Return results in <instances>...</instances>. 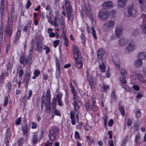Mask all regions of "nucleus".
<instances>
[{"mask_svg": "<svg viewBox=\"0 0 146 146\" xmlns=\"http://www.w3.org/2000/svg\"><path fill=\"white\" fill-rule=\"evenodd\" d=\"M13 84L14 86L16 85L17 83V76L15 77L12 80Z\"/></svg>", "mask_w": 146, "mask_h": 146, "instance_id": "nucleus-49", "label": "nucleus"}, {"mask_svg": "<svg viewBox=\"0 0 146 146\" xmlns=\"http://www.w3.org/2000/svg\"><path fill=\"white\" fill-rule=\"evenodd\" d=\"M102 88L103 89L104 91H106L107 89H109L110 87L108 86L104 85L102 86Z\"/></svg>", "mask_w": 146, "mask_h": 146, "instance_id": "nucleus-57", "label": "nucleus"}, {"mask_svg": "<svg viewBox=\"0 0 146 146\" xmlns=\"http://www.w3.org/2000/svg\"><path fill=\"white\" fill-rule=\"evenodd\" d=\"M86 75L87 79L89 83L90 86L91 88H92L93 86H94L96 84V80L92 77H90V75L88 71H86Z\"/></svg>", "mask_w": 146, "mask_h": 146, "instance_id": "nucleus-8", "label": "nucleus"}, {"mask_svg": "<svg viewBox=\"0 0 146 146\" xmlns=\"http://www.w3.org/2000/svg\"><path fill=\"white\" fill-rule=\"evenodd\" d=\"M127 2V1H118V6L120 7H123L126 5Z\"/></svg>", "mask_w": 146, "mask_h": 146, "instance_id": "nucleus-26", "label": "nucleus"}, {"mask_svg": "<svg viewBox=\"0 0 146 146\" xmlns=\"http://www.w3.org/2000/svg\"><path fill=\"white\" fill-rule=\"evenodd\" d=\"M82 12L84 17H87L88 16V15H89L90 13L92 12V11H89L88 10H84V9H82Z\"/></svg>", "mask_w": 146, "mask_h": 146, "instance_id": "nucleus-24", "label": "nucleus"}, {"mask_svg": "<svg viewBox=\"0 0 146 146\" xmlns=\"http://www.w3.org/2000/svg\"><path fill=\"white\" fill-rule=\"evenodd\" d=\"M74 59L75 60V65L76 67L80 69L82 68L83 66L82 58Z\"/></svg>", "mask_w": 146, "mask_h": 146, "instance_id": "nucleus-13", "label": "nucleus"}, {"mask_svg": "<svg viewBox=\"0 0 146 146\" xmlns=\"http://www.w3.org/2000/svg\"><path fill=\"white\" fill-rule=\"evenodd\" d=\"M113 60L114 63L116 67L118 68H119L120 67V63L119 60L117 61H115L114 59H113Z\"/></svg>", "mask_w": 146, "mask_h": 146, "instance_id": "nucleus-40", "label": "nucleus"}, {"mask_svg": "<svg viewBox=\"0 0 146 146\" xmlns=\"http://www.w3.org/2000/svg\"><path fill=\"white\" fill-rule=\"evenodd\" d=\"M73 98L74 101L73 102V105L74 106V109L73 111L70 112V119L71 120V123L73 125H74L75 124L76 120L74 118L75 116L76 119V120L79 123V118L78 117V112L77 110V108L78 109L80 108V106L78 105V103L79 102V97L77 95L73 96Z\"/></svg>", "mask_w": 146, "mask_h": 146, "instance_id": "nucleus-1", "label": "nucleus"}, {"mask_svg": "<svg viewBox=\"0 0 146 146\" xmlns=\"http://www.w3.org/2000/svg\"><path fill=\"white\" fill-rule=\"evenodd\" d=\"M21 117H19L16 120L15 123L17 125H19L20 124L21 122Z\"/></svg>", "mask_w": 146, "mask_h": 146, "instance_id": "nucleus-59", "label": "nucleus"}, {"mask_svg": "<svg viewBox=\"0 0 146 146\" xmlns=\"http://www.w3.org/2000/svg\"><path fill=\"white\" fill-rule=\"evenodd\" d=\"M123 29L121 26H117L116 28L115 34L117 37H119L122 34Z\"/></svg>", "mask_w": 146, "mask_h": 146, "instance_id": "nucleus-16", "label": "nucleus"}, {"mask_svg": "<svg viewBox=\"0 0 146 146\" xmlns=\"http://www.w3.org/2000/svg\"><path fill=\"white\" fill-rule=\"evenodd\" d=\"M54 110V114L56 115H58L60 116H61V113L59 111L57 110H56L55 109Z\"/></svg>", "mask_w": 146, "mask_h": 146, "instance_id": "nucleus-52", "label": "nucleus"}, {"mask_svg": "<svg viewBox=\"0 0 146 146\" xmlns=\"http://www.w3.org/2000/svg\"><path fill=\"white\" fill-rule=\"evenodd\" d=\"M60 19L59 15H56L55 17L54 21H52L51 22L52 25H54L55 27L58 26L59 25L58 23V21H59Z\"/></svg>", "mask_w": 146, "mask_h": 146, "instance_id": "nucleus-19", "label": "nucleus"}, {"mask_svg": "<svg viewBox=\"0 0 146 146\" xmlns=\"http://www.w3.org/2000/svg\"><path fill=\"white\" fill-rule=\"evenodd\" d=\"M21 32V31L20 30H17L15 36V39L14 40V42L15 44H17L19 39V38L20 36Z\"/></svg>", "mask_w": 146, "mask_h": 146, "instance_id": "nucleus-22", "label": "nucleus"}, {"mask_svg": "<svg viewBox=\"0 0 146 146\" xmlns=\"http://www.w3.org/2000/svg\"><path fill=\"white\" fill-rule=\"evenodd\" d=\"M74 59H82V56L80 50L76 51V52H73Z\"/></svg>", "mask_w": 146, "mask_h": 146, "instance_id": "nucleus-17", "label": "nucleus"}, {"mask_svg": "<svg viewBox=\"0 0 146 146\" xmlns=\"http://www.w3.org/2000/svg\"><path fill=\"white\" fill-rule=\"evenodd\" d=\"M43 47L42 44L37 43V50L38 52H40L42 51Z\"/></svg>", "mask_w": 146, "mask_h": 146, "instance_id": "nucleus-36", "label": "nucleus"}, {"mask_svg": "<svg viewBox=\"0 0 146 146\" xmlns=\"http://www.w3.org/2000/svg\"><path fill=\"white\" fill-rule=\"evenodd\" d=\"M62 95L60 94H57L56 98H56V99L57 100H61L62 98Z\"/></svg>", "mask_w": 146, "mask_h": 146, "instance_id": "nucleus-62", "label": "nucleus"}, {"mask_svg": "<svg viewBox=\"0 0 146 146\" xmlns=\"http://www.w3.org/2000/svg\"><path fill=\"white\" fill-rule=\"evenodd\" d=\"M46 99L43 95L41 100V108L42 110L43 109L44 105L46 108L44 111L46 113H50V110L51 95L50 90L47 89L45 94Z\"/></svg>", "mask_w": 146, "mask_h": 146, "instance_id": "nucleus-2", "label": "nucleus"}, {"mask_svg": "<svg viewBox=\"0 0 146 146\" xmlns=\"http://www.w3.org/2000/svg\"><path fill=\"white\" fill-rule=\"evenodd\" d=\"M85 106L86 110L87 111H94L96 107L95 106H93V105L92 104V105L89 102H87L85 104Z\"/></svg>", "mask_w": 146, "mask_h": 146, "instance_id": "nucleus-14", "label": "nucleus"}, {"mask_svg": "<svg viewBox=\"0 0 146 146\" xmlns=\"http://www.w3.org/2000/svg\"><path fill=\"white\" fill-rule=\"evenodd\" d=\"M23 139L24 138L23 137H21L19 139V141L18 142L19 145V146H21L22 145L23 142Z\"/></svg>", "mask_w": 146, "mask_h": 146, "instance_id": "nucleus-61", "label": "nucleus"}, {"mask_svg": "<svg viewBox=\"0 0 146 146\" xmlns=\"http://www.w3.org/2000/svg\"><path fill=\"white\" fill-rule=\"evenodd\" d=\"M91 29L92 30V35L95 39H96L97 37L96 36L95 31L94 29V28L92 27H91Z\"/></svg>", "mask_w": 146, "mask_h": 146, "instance_id": "nucleus-43", "label": "nucleus"}, {"mask_svg": "<svg viewBox=\"0 0 146 146\" xmlns=\"http://www.w3.org/2000/svg\"><path fill=\"white\" fill-rule=\"evenodd\" d=\"M59 129L58 127H54L50 129L48 133V136L50 140L54 141L56 139V137L58 134Z\"/></svg>", "mask_w": 146, "mask_h": 146, "instance_id": "nucleus-5", "label": "nucleus"}, {"mask_svg": "<svg viewBox=\"0 0 146 146\" xmlns=\"http://www.w3.org/2000/svg\"><path fill=\"white\" fill-rule=\"evenodd\" d=\"M5 35L7 34L9 35V37H10L12 35V25L11 24V23L9 21L8 22L7 29H5Z\"/></svg>", "mask_w": 146, "mask_h": 146, "instance_id": "nucleus-12", "label": "nucleus"}, {"mask_svg": "<svg viewBox=\"0 0 146 146\" xmlns=\"http://www.w3.org/2000/svg\"><path fill=\"white\" fill-rule=\"evenodd\" d=\"M122 88L130 92L131 90V88L126 85L123 84L122 85Z\"/></svg>", "mask_w": 146, "mask_h": 146, "instance_id": "nucleus-45", "label": "nucleus"}, {"mask_svg": "<svg viewBox=\"0 0 146 146\" xmlns=\"http://www.w3.org/2000/svg\"><path fill=\"white\" fill-rule=\"evenodd\" d=\"M84 8L85 10H88V11H92L91 8L88 2L85 3L84 5Z\"/></svg>", "mask_w": 146, "mask_h": 146, "instance_id": "nucleus-41", "label": "nucleus"}, {"mask_svg": "<svg viewBox=\"0 0 146 146\" xmlns=\"http://www.w3.org/2000/svg\"><path fill=\"white\" fill-rule=\"evenodd\" d=\"M99 66L100 69L102 72H106V66L104 63L99 61Z\"/></svg>", "mask_w": 146, "mask_h": 146, "instance_id": "nucleus-20", "label": "nucleus"}, {"mask_svg": "<svg viewBox=\"0 0 146 146\" xmlns=\"http://www.w3.org/2000/svg\"><path fill=\"white\" fill-rule=\"evenodd\" d=\"M31 60V58L28 57V55L27 56H25L24 53L23 52H21L20 55V62L24 65H26L28 64H31L32 63Z\"/></svg>", "mask_w": 146, "mask_h": 146, "instance_id": "nucleus-4", "label": "nucleus"}, {"mask_svg": "<svg viewBox=\"0 0 146 146\" xmlns=\"http://www.w3.org/2000/svg\"><path fill=\"white\" fill-rule=\"evenodd\" d=\"M32 142L33 144H36V135L34 134L33 135Z\"/></svg>", "mask_w": 146, "mask_h": 146, "instance_id": "nucleus-44", "label": "nucleus"}, {"mask_svg": "<svg viewBox=\"0 0 146 146\" xmlns=\"http://www.w3.org/2000/svg\"><path fill=\"white\" fill-rule=\"evenodd\" d=\"M4 106H6L8 104V98L7 96H5L4 98Z\"/></svg>", "mask_w": 146, "mask_h": 146, "instance_id": "nucleus-55", "label": "nucleus"}, {"mask_svg": "<svg viewBox=\"0 0 146 146\" xmlns=\"http://www.w3.org/2000/svg\"><path fill=\"white\" fill-rule=\"evenodd\" d=\"M99 16L101 20L105 21L108 19L109 14L104 9H102L100 12Z\"/></svg>", "mask_w": 146, "mask_h": 146, "instance_id": "nucleus-11", "label": "nucleus"}, {"mask_svg": "<svg viewBox=\"0 0 146 146\" xmlns=\"http://www.w3.org/2000/svg\"><path fill=\"white\" fill-rule=\"evenodd\" d=\"M66 11L67 17L68 21L71 18L72 22L73 17V11L72 9V7L70 5L68 1H65Z\"/></svg>", "mask_w": 146, "mask_h": 146, "instance_id": "nucleus-3", "label": "nucleus"}, {"mask_svg": "<svg viewBox=\"0 0 146 146\" xmlns=\"http://www.w3.org/2000/svg\"><path fill=\"white\" fill-rule=\"evenodd\" d=\"M140 135L138 134L136 135L135 136V141L138 144L140 143Z\"/></svg>", "mask_w": 146, "mask_h": 146, "instance_id": "nucleus-38", "label": "nucleus"}, {"mask_svg": "<svg viewBox=\"0 0 146 146\" xmlns=\"http://www.w3.org/2000/svg\"><path fill=\"white\" fill-rule=\"evenodd\" d=\"M105 53V51L103 48L99 49L97 52L98 58L99 60H102Z\"/></svg>", "mask_w": 146, "mask_h": 146, "instance_id": "nucleus-15", "label": "nucleus"}, {"mask_svg": "<svg viewBox=\"0 0 146 146\" xmlns=\"http://www.w3.org/2000/svg\"><path fill=\"white\" fill-rule=\"evenodd\" d=\"M70 88H71V91L73 96L77 95V93L76 92V90L74 88L72 83H70Z\"/></svg>", "mask_w": 146, "mask_h": 146, "instance_id": "nucleus-32", "label": "nucleus"}, {"mask_svg": "<svg viewBox=\"0 0 146 146\" xmlns=\"http://www.w3.org/2000/svg\"><path fill=\"white\" fill-rule=\"evenodd\" d=\"M115 22L113 21L110 20L106 22L103 26V29L105 31H108L114 26Z\"/></svg>", "mask_w": 146, "mask_h": 146, "instance_id": "nucleus-6", "label": "nucleus"}, {"mask_svg": "<svg viewBox=\"0 0 146 146\" xmlns=\"http://www.w3.org/2000/svg\"><path fill=\"white\" fill-rule=\"evenodd\" d=\"M120 72L123 78H126L127 77V74L126 70L122 69L120 70Z\"/></svg>", "mask_w": 146, "mask_h": 146, "instance_id": "nucleus-30", "label": "nucleus"}, {"mask_svg": "<svg viewBox=\"0 0 146 146\" xmlns=\"http://www.w3.org/2000/svg\"><path fill=\"white\" fill-rule=\"evenodd\" d=\"M17 74H18L19 79L21 80L22 76L23 74V71L22 69L21 66H19L17 68Z\"/></svg>", "mask_w": 146, "mask_h": 146, "instance_id": "nucleus-18", "label": "nucleus"}, {"mask_svg": "<svg viewBox=\"0 0 146 146\" xmlns=\"http://www.w3.org/2000/svg\"><path fill=\"white\" fill-rule=\"evenodd\" d=\"M142 61L141 60L137 59L134 63V65L137 68H140L142 65Z\"/></svg>", "mask_w": 146, "mask_h": 146, "instance_id": "nucleus-23", "label": "nucleus"}, {"mask_svg": "<svg viewBox=\"0 0 146 146\" xmlns=\"http://www.w3.org/2000/svg\"><path fill=\"white\" fill-rule=\"evenodd\" d=\"M127 11L129 17L135 16L137 13L136 9L133 6V4L128 6Z\"/></svg>", "mask_w": 146, "mask_h": 146, "instance_id": "nucleus-10", "label": "nucleus"}, {"mask_svg": "<svg viewBox=\"0 0 146 146\" xmlns=\"http://www.w3.org/2000/svg\"><path fill=\"white\" fill-rule=\"evenodd\" d=\"M74 137L75 139H81L79 135V133L77 131H75V132Z\"/></svg>", "mask_w": 146, "mask_h": 146, "instance_id": "nucleus-50", "label": "nucleus"}, {"mask_svg": "<svg viewBox=\"0 0 146 146\" xmlns=\"http://www.w3.org/2000/svg\"><path fill=\"white\" fill-rule=\"evenodd\" d=\"M31 5V3L30 2V1H28L26 5V9H29Z\"/></svg>", "mask_w": 146, "mask_h": 146, "instance_id": "nucleus-63", "label": "nucleus"}, {"mask_svg": "<svg viewBox=\"0 0 146 146\" xmlns=\"http://www.w3.org/2000/svg\"><path fill=\"white\" fill-rule=\"evenodd\" d=\"M139 125V123L136 122L134 123V128L136 130H138Z\"/></svg>", "mask_w": 146, "mask_h": 146, "instance_id": "nucleus-46", "label": "nucleus"}, {"mask_svg": "<svg viewBox=\"0 0 146 146\" xmlns=\"http://www.w3.org/2000/svg\"><path fill=\"white\" fill-rule=\"evenodd\" d=\"M56 102L55 98H54L52 101L51 103V105L52 110H55L56 109Z\"/></svg>", "mask_w": 146, "mask_h": 146, "instance_id": "nucleus-31", "label": "nucleus"}, {"mask_svg": "<svg viewBox=\"0 0 146 146\" xmlns=\"http://www.w3.org/2000/svg\"><path fill=\"white\" fill-rule=\"evenodd\" d=\"M43 39V36L41 35L39 36L38 37V44H42Z\"/></svg>", "mask_w": 146, "mask_h": 146, "instance_id": "nucleus-56", "label": "nucleus"}, {"mask_svg": "<svg viewBox=\"0 0 146 146\" xmlns=\"http://www.w3.org/2000/svg\"><path fill=\"white\" fill-rule=\"evenodd\" d=\"M23 132V135H25L26 138H27L28 135V129H22Z\"/></svg>", "mask_w": 146, "mask_h": 146, "instance_id": "nucleus-58", "label": "nucleus"}, {"mask_svg": "<svg viewBox=\"0 0 146 146\" xmlns=\"http://www.w3.org/2000/svg\"><path fill=\"white\" fill-rule=\"evenodd\" d=\"M133 123V121L130 118H128L127 120V125L128 126H130Z\"/></svg>", "mask_w": 146, "mask_h": 146, "instance_id": "nucleus-64", "label": "nucleus"}, {"mask_svg": "<svg viewBox=\"0 0 146 146\" xmlns=\"http://www.w3.org/2000/svg\"><path fill=\"white\" fill-rule=\"evenodd\" d=\"M55 62L56 66L55 76L56 78H58L60 72V60L57 58H56Z\"/></svg>", "mask_w": 146, "mask_h": 146, "instance_id": "nucleus-9", "label": "nucleus"}, {"mask_svg": "<svg viewBox=\"0 0 146 146\" xmlns=\"http://www.w3.org/2000/svg\"><path fill=\"white\" fill-rule=\"evenodd\" d=\"M119 110L120 111L121 114L123 116L125 115V112L124 111V109L123 107L120 106L119 107Z\"/></svg>", "mask_w": 146, "mask_h": 146, "instance_id": "nucleus-47", "label": "nucleus"}, {"mask_svg": "<svg viewBox=\"0 0 146 146\" xmlns=\"http://www.w3.org/2000/svg\"><path fill=\"white\" fill-rule=\"evenodd\" d=\"M29 79V78H28V76H27V77H25L24 79L23 82L24 83H25V87L26 88L27 87Z\"/></svg>", "mask_w": 146, "mask_h": 146, "instance_id": "nucleus-42", "label": "nucleus"}, {"mask_svg": "<svg viewBox=\"0 0 146 146\" xmlns=\"http://www.w3.org/2000/svg\"><path fill=\"white\" fill-rule=\"evenodd\" d=\"M11 64L10 62H9L7 66V71L5 74V75L7 76H9L8 73L10 72L11 71Z\"/></svg>", "mask_w": 146, "mask_h": 146, "instance_id": "nucleus-33", "label": "nucleus"}, {"mask_svg": "<svg viewBox=\"0 0 146 146\" xmlns=\"http://www.w3.org/2000/svg\"><path fill=\"white\" fill-rule=\"evenodd\" d=\"M96 96L94 95H93L92 99V104L93 105V106L96 107Z\"/></svg>", "mask_w": 146, "mask_h": 146, "instance_id": "nucleus-35", "label": "nucleus"}, {"mask_svg": "<svg viewBox=\"0 0 146 146\" xmlns=\"http://www.w3.org/2000/svg\"><path fill=\"white\" fill-rule=\"evenodd\" d=\"M112 3L111 1H109L105 2L103 4V6L104 8L110 7L112 6Z\"/></svg>", "mask_w": 146, "mask_h": 146, "instance_id": "nucleus-28", "label": "nucleus"}, {"mask_svg": "<svg viewBox=\"0 0 146 146\" xmlns=\"http://www.w3.org/2000/svg\"><path fill=\"white\" fill-rule=\"evenodd\" d=\"M136 48V45L133 42H129L125 50V53H127L133 52Z\"/></svg>", "mask_w": 146, "mask_h": 146, "instance_id": "nucleus-7", "label": "nucleus"}, {"mask_svg": "<svg viewBox=\"0 0 146 146\" xmlns=\"http://www.w3.org/2000/svg\"><path fill=\"white\" fill-rule=\"evenodd\" d=\"M59 42V40H54V48H56L57 47L58 44Z\"/></svg>", "mask_w": 146, "mask_h": 146, "instance_id": "nucleus-60", "label": "nucleus"}, {"mask_svg": "<svg viewBox=\"0 0 146 146\" xmlns=\"http://www.w3.org/2000/svg\"><path fill=\"white\" fill-rule=\"evenodd\" d=\"M128 42V40L125 38H122L120 39L118 42L120 46H123Z\"/></svg>", "mask_w": 146, "mask_h": 146, "instance_id": "nucleus-21", "label": "nucleus"}, {"mask_svg": "<svg viewBox=\"0 0 146 146\" xmlns=\"http://www.w3.org/2000/svg\"><path fill=\"white\" fill-rule=\"evenodd\" d=\"M80 37L82 40V43L83 44L85 42V38L84 36V34L82 33L81 35H80Z\"/></svg>", "mask_w": 146, "mask_h": 146, "instance_id": "nucleus-53", "label": "nucleus"}, {"mask_svg": "<svg viewBox=\"0 0 146 146\" xmlns=\"http://www.w3.org/2000/svg\"><path fill=\"white\" fill-rule=\"evenodd\" d=\"M7 86L8 88V92L9 93H10L11 90L12 89V86L11 85V82H8Z\"/></svg>", "mask_w": 146, "mask_h": 146, "instance_id": "nucleus-48", "label": "nucleus"}, {"mask_svg": "<svg viewBox=\"0 0 146 146\" xmlns=\"http://www.w3.org/2000/svg\"><path fill=\"white\" fill-rule=\"evenodd\" d=\"M60 22L61 28L64 30L65 29V23L64 20L62 16L60 18Z\"/></svg>", "mask_w": 146, "mask_h": 146, "instance_id": "nucleus-27", "label": "nucleus"}, {"mask_svg": "<svg viewBox=\"0 0 146 146\" xmlns=\"http://www.w3.org/2000/svg\"><path fill=\"white\" fill-rule=\"evenodd\" d=\"M22 129H28V126L27 125V122L26 120H25L22 125Z\"/></svg>", "mask_w": 146, "mask_h": 146, "instance_id": "nucleus-37", "label": "nucleus"}, {"mask_svg": "<svg viewBox=\"0 0 146 146\" xmlns=\"http://www.w3.org/2000/svg\"><path fill=\"white\" fill-rule=\"evenodd\" d=\"M138 58L139 60H142L145 59L146 57V54L145 52H141L139 53L137 55Z\"/></svg>", "mask_w": 146, "mask_h": 146, "instance_id": "nucleus-25", "label": "nucleus"}, {"mask_svg": "<svg viewBox=\"0 0 146 146\" xmlns=\"http://www.w3.org/2000/svg\"><path fill=\"white\" fill-rule=\"evenodd\" d=\"M4 8V5L3 1H1V6L0 7V12L2 17H3V15Z\"/></svg>", "mask_w": 146, "mask_h": 146, "instance_id": "nucleus-29", "label": "nucleus"}, {"mask_svg": "<svg viewBox=\"0 0 146 146\" xmlns=\"http://www.w3.org/2000/svg\"><path fill=\"white\" fill-rule=\"evenodd\" d=\"M135 114L137 117H139L141 116V113L139 110H138L136 112Z\"/></svg>", "mask_w": 146, "mask_h": 146, "instance_id": "nucleus-54", "label": "nucleus"}, {"mask_svg": "<svg viewBox=\"0 0 146 146\" xmlns=\"http://www.w3.org/2000/svg\"><path fill=\"white\" fill-rule=\"evenodd\" d=\"M31 27L29 26L26 25L24 27L23 31L26 33H28Z\"/></svg>", "mask_w": 146, "mask_h": 146, "instance_id": "nucleus-39", "label": "nucleus"}, {"mask_svg": "<svg viewBox=\"0 0 146 146\" xmlns=\"http://www.w3.org/2000/svg\"><path fill=\"white\" fill-rule=\"evenodd\" d=\"M111 102H114L116 101L117 100V98L116 97V96L115 95V91L114 90L112 92L111 95Z\"/></svg>", "mask_w": 146, "mask_h": 146, "instance_id": "nucleus-34", "label": "nucleus"}, {"mask_svg": "<svg viewBox=\"0 0 146 146\" xmlns=\"http://www.w3.org/2000/svg\"><path fill=\"white\" fill-rule=\"evenodd\" d=\"M120 80L121 82V85L122 86V85L123 84L126 85V81L125 79L124 78H120Z\"/></svg>", "mask_w": 146, "mask_h": 146, "instance_id": "nucleus-51", "label": "nucleus"}]
</instances>
